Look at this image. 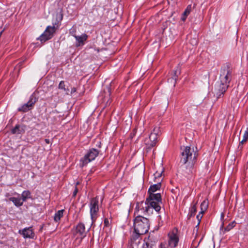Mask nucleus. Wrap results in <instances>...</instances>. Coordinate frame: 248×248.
Listing matches in <instances>:
<instances>
[{
  "mask_svg": "<svg viewBox=\"0 0 248 248\" xmlns=\"http://www.w3.org/2000/svg\"><path fill=\"white\" fill-rule=\"evenodd\" d=\"M197 156V154L193 147L189 146L181 147L180 163L186 174L190 175L195 171L194 165L196 162Z\"/></svg>",
  "mask_w": 248,
  "mask_h": 248,
  "instance_id": "1",
  "label": "nucleus"
},
{
  "mask_svg": "<svg viewBox=\"0 0 248 248\" xmlns=\"http://www.w3.org/2000/svg\"><path fill=\"white\" fill-rule=\"evenodd\" d=\"M134 227L135 232H138L139 234H145L149 230V219L140 215H138L134 220Z\"/></svg>",
  "mask_w": 248,
  "mask_h": 248,
  "instance_id": "2",
  "label": "nucleus"
},
{
  "mask_svg": "<svg viewBox=\"0 0 248 248\" xmlns=\"http://www.w3.org/2000/svg\"><path fill=\"white\" fill-rule=\"evenodd\" d=\"M146 201L152 209V212L154 209L157 212H158L161 209L160 205L162 204V199L160 193H151L149 194L146 198Z\"/></svg>",
  "mask_w": 248,
  "mask_h": 248,
  "instance_id": "3",
  "label": "nucleus"
},
{
  "mask_svg": "<svg viewBox=\"0 0 248 248\" xmlns=\"http://www.w3.org/2000/svg\"><path fill=\"white\" fill-rule=\"evenodd\" d=\"M177 230L173 229L169 233L168 244L162 243L160 245V248H174L176 247L179 242V237L177 234Z\"/></svg>",
  "mask_w": 248,
  "mask_h": 248,
  "instance_id": "4",
  "label": "nucleus"
},
{
  "mask_svg": "<svg viewBox=\"0 0 248 248\" xmlns=\"http://www.w3.org/2000/svg\"><path fill=\"white\" fill-rule=\"evenodd\" d=\"M99 153V151L96 149L92 148L90 149L85 155L80 159V167L83 168L92 161L94 160L98 156Z\"/></svg>",
  "mask_w": 248,
  "mask_h": 248,
  "instance_id": "5",
  "label": "nucleus"
},
{
  "mask_svg": "<svg viewBox=\"0 0 248 248\" xmlns=\"http://www.w3.org/2000/svg\"><path fill=\"white\" fill-rule=\"evenodd\" d=\"M59 26V23H55L53 24V26H47L44 32L37 38V40H40L41 42H45L51 39Z\"/></svg>",
  "mask_w": 248,
  "mask_h": 248,
  "instance_id": "6",
  "label": "nucleus"
},
{
  "mask_svg": "<svg viewBox=\"0 0 248 248\" xmlns=\"http://www.w3.org/2000/svg\"><path fill=\"white\" fill-rule=\"evenodd\" d=\"M232 71L228 64L223 66L220 70L219 80L230 84L232 79Z\"/></svg>",
  "mask_w": 248,
  "mask_h": 248,
  "instance_id": "7",
  "label": "nucleus"
},
{
  "mask_svg": "<svg viewBox=\"0 0 248 248\" xmlns=\"http://www.w3.org/2000/svg\"><path fill=\"white\" fill-rule=\"evenodd\" d=\"M229 84L225 82H223L219 80L217 81L215 86V94L217 98H221L223 96L224 94L227 91Z\"/></svg>",
  "mask_w": 248,
  "mask_h": 248,
  "instance_id": "8",
  "label": "nucleus"
},
{
  "mask_svg": "<svg viewBox=\"0 0 248 248\" xmlns=\"http://www.w3.org/2000/svg\"><path fill=\"white\" fill-rule=\"evenodd\" d=\"M136 211L145 215H150L153 213L151 207H149L146 201L138 202L136 207Z\"/></svg>",
  "mask_w": 248,
  "mask_h": 248,
  "instance_id": "9",
  "label": "nucleus"
},
{
  "mask_svg": "<svg viewBox=\"0 0 248 248\" xmlns=\"http://www.w3.org/2000/svg\"><path fill=\"white\" fill-rule=\"evenodd\" d=\"M73 233L76 237V239L82 240L86 235L84 224L82 223H78L76 228L73 229Z\"/></svg>",
  "mask_w": 248,
  "mask_h": 248,
  "instance_id": "10",
  "label": "nucleus"
},
{
  "mask_svg": "<svg viewBox=\"0 0 248 248\" xmlns=\"http://www.w3.org/2000/svg\"><path fill=\"white\" fill-rule=\"evenodd\" d=\"M90 214L92 219L93 220L97 217L98 212V199L97 197L93 198L91 200L90 203Z\"/></svg>",
  "mask_w": 248,
  "mask_h": 248,
  "instance_id": "11",
  "label": "nucleus"
},
{
  "mask_svg": "<svg viewBox=\"0 0 248 248\" xmlns=\"http://www.w3.org/2000/svg\"><path fill=\"white\" fill-rule=\"evenodd\" d=\"M18 233L22 235L24 238L33 239L35 236L32 227L25 228L22 230H19Z\"/></svg>",
  "mask_w": 248,
  "mask_h": 248,
  "instance_id": "12",
  "label": "nucleus"
},
{
  "mask_svg": "<svg viewBox=\"0 0 248 248\" xmlns=\"http://www.w3.org/2000/svg\"><path fill=\"white\" fill-rule=\"evenodd\" d=\"M157 142V135L155 133H151L148 139L145 140L147 148L151 149L154 147Z\"/></svg>",
  "mask_w": 248,
  "mask_h": 248,
  "instance_id": "13",
  "label": "nucleus"
},
{
  "mask_svg": "<svg viewBox=\"0 0 248 248\" xmlns=\"http://www.w3.org/2000/svg\"><path fill=\"white\" fill-rule=\"evenodd\" d=\"M72 35L75 37L76 40L77 46H83L85 44V42L88 39V36L85 34L83 33L80 36L76 35V34H72Z\"/></svg>",
  "mask_w": 248,
  "mask_h": 248,
  "instance_id": "14",
  "label": "nucleus"
},
{
  "mask_svg": "<svg viewBox=\"0 0 248 248\" xmlns=\"http://www.w3.org/2000/svg\"><path fill=\"white\" fill-rule=\"evenodd\" d=\"M130 237V243L131 245L133 247L134 245L137 246L140 243V236L142 235L141 234L138 233V232H135Z\"/></svg>",
  "mask_w": 248,
  "mask_h": 248,
  "instance_id": "15",
  "label": "nucleus"
},
{
  "mask_svg": "<svg viewBox=\"0 0 248 248\" xmlns=\"http://www.w3.org/2000/svg\"><path fill=\"white\" fill-rule=\"evenodd\" d=\"M164 171V168L162 165L159 166V169L154 173L155 182H159L161 183L162 178V174Z\"/></svg>",
  "mask_w": 248,
  "mask_h": 248,
  "instance_id": "16",
  "label": "nucleus"
},
{
  "mask_svg": "<svg viewBox=\"0 0 248 248\" xmlns=\"http://www.w3.org/2000/svg\"><path fill=\"white\" fill-rule=\"evenodd\" d=\"M156 184L150 186L148 189V193L149 194L154 193L155 192L159 190L161 187V183L159 182H156Z\"/></svg>",
  "mask_w": 248,
  "mask_h": 248,
  "instance_id": "17",
  "label": "nucleus"
},
{
  "mask_svg": "<svg viewBox=\"0 0 248 248\" xmlns=\"http://www.w3.org/2000/svg\"><path fill=\"white\" fill-rule=\"evenodd\" d=\"M144 244L142 248H152L155 244V242L153 241L150 237L145 238L144 240Z\"/></svg>",
  "mask_w": 248,
  "mask_h": 248,
  "instance_id": "18",
  "label": "nucleus"
},
{
  "mask_svg": "<svg viewBox=\"0 0 248 248\" xmlns=\"http://www.w3.org/2000/svg\"><path fill=\"white\" fill-rule=\"evenodd\" d=\"M10 201L12 202L14 205L16 207H20L22 206L23 204V201H22L20 198H16V197H10L9 199Z\"/></svg>",
  "mask_w": 248,
  "mask_h": 248,
  "instance_id": "19",
  "label": "nucleus"
},
{
  "mask_svg": "<svg viewBox=\"0 0 248 248\" xmlns=\"http://www.w3.org/2000/svg\"><path fill=\"white\" fill-rule=\"evenodd\" d=\"M11 132L13 134H22L24 132V129L22 126L19 124H17L11 130Z\"/></svg>",
  "mask_w": 248,
  "mask_h": 248,
  "instance_id": "20",
  "label": "nucleus"
},
{
  "mask_svg": "<svg viewBox=\"0 0 248 248\" xmlns=\"http://www.w3.org/2000/svg\"><path fill=\"white\" fill-rule=\"evenodd\" d=\"M37 100L38 98L36 97L35 94L33 93L30 96L29 100L27 103L32 108Z\"/></svg>",
  "mask_w": 248,
  "mask_h": 248,
  "instance_id": "21",
  "label": "nucleus"
},
{
  "mask_svg": "<svg viewBox=\"0 0 248 248\" xmlns=\"http://www.w3.org/2000/svg\"><path fill=\"white\" fill-rule=\"evenodd\" d=\"M31 193L29 190H24L21 194V200L23 202H26L28 199H31Z\"/></svg>",
  "mask_w": 248,
  "mask_h": 248,
  "instance_id": "22",
  "label": "nucleus"
},
{
  "mask_svg": "<svg viewBox=\"0 0 248 248\" xmlns=\"http://www.w3.org/2000/svg\"><path fill=\"white\" fill-rule=\"evenodd\" d=\"M192 9L191 5H188L184 12L182 16L181 17L182 20L185 21L186 18L187 16L190 14L191 10Z\"/></svg>",
  "mask_w": 248,
  "mask_h": 248,
  "instance_id": "23",
  "label": "nucleus"
},
{
  "mask_svg": "<svg viewBox=\"0 0 248 248\" xmlns=\"http://www.w3.org/2000/svg\"><path fill=\"white\" fill-rule=\"evenodd\" d=\"M63 210H60L57 211L54 215V220L56 222H59L63 215Z\"/></svg>",
  "mask_w": 248,
  "mask_h": 248,
  "instance_id": "24",
  "label": "nucleus"
},
{
  "mask_svg": "<svg viewBox=\"0 0 248 248\" xmlns=\"http://www.w3.org/2000/svg\"><path fill=\"white\" fill-rule=\"evenodd\" d=\"M208 206V202L206 200H204L201 204L200 213L203 214L207 210Z\"/></svg>",
  "mask_w": 248,
  "mask_h": 248,
  "instance_id": "25",
  "label": "nucleus"
},
{
  "mask_svg": "<svg viewBox=\"0 0 248 248\" xmlns=\"http://www.w3.org/2000/svg\"><path fill=\"white\" fill-rule=\"evenodd\" d=\"M180 74V70L179 67H176L173 71V75L172 76V77H171L172 79L174 80V83L176 82V79Z\"/></svg>",
  "mask_w": 248,
  "mask_h": 248,
  "instance_id": "26",
  "label": "nucleus"
},
{
  "mask_svg": "<svg viewBox=\"0 0 248 248\" xmlns=\"http://www.w3.org/2000/svg\"><path fill=\"white\" fill-rule=\"evenodd\" d=\"M196 205H197V202L195 203H194L192 205V206L190 207V208L189 209V214H188V215L190 217H192L195 215V214L197 211Z\"/></svg>",
  "mask_w": 248,
  "mask_h": 248,
  "instance_id": "27",
  "label": "nucleus"
},
{
  "mask_svg": "<svg viewBox=\"0 0 248 248\" xmlns=\"http://www.w3.org/2000/svg\"><path fill=\"white\" fill-rule=\"evenodd\" d=\"M248 140V128L245 131L243 136L242 140L240 142L239 147L241 145H242L244 143H245Z\"/></svg>",
  "mask_w": 248,
  "mask_h": 248,
  "instance_id": "28",
  "label": "nucleus"
},
{
  "mask_svg": "<svg viewBox=\"0 0 248 248\" xmlns=\"http://www.w3.org/2000/svg\"><path fill=\"white\" fill-rule=\"evenodd\" d=\"M31 109V108L28 105V104L26 103L21 107L19 108H18V110L19 111L27 112Z\"/></svg>",
  "mask_w": 248,
  "mask_h": 248,
  "instance_id": "29",
  "label": "nucleus"
},
{
  "mask_svg": "<svg viewBox=\"0 0 248 248\" xmlns=\"http://www.w3.org/2000/svg\"><path fill=\"white\" fill-rule=\"evenodd\" d=\"M235 222L234 221L230 223L227 226L224 228L225 232H228L232 229L235 225Z\"/></svg>",
  "mask_w": 248,
  "mask_h": 248,
  "instance_id": "30",
  "label": "nucleus"
},
{
  "mask_svg": "<svg viewBox=\"0 0 248 248\" xmlns=\"http://www.w3.org/2000/svg\"><path fill=\"white\" fill-rule=\"evenodd\" d=\"M59 88L60 89L63 90L64 91H66V90L65 88V83L64 81H61L59 84Z\"/></svg>",
  "mask_w": 248,
  "mask_h": 248,
  "instance_id": "31",
  "label": "nucleus"
},
{
  "mask_svg": "<svg viewBox=\"0 0 248 248\" xmlns=\"http://www.w3.org/2000/svg\"><path fill=\"white\" fill-rule=\"evenodd\" d=\"M202 217V214L200 213L199 214V215H198L197 216V218L198 220V223L196 226V228H197V230H198V229L199 228V225L200 224V221H201V220Z\"/></svg>",
  "mask_w": 248,
  "mask_h": 248,
  "instance_id": "32",
  "label": "nucleus"
},
{
  "mask_svg": "<svg viewBox=\"0 0 248 248\" xmlns=\"http://www.w3.org/2000/svg\"><path fill=\"white\" fill-rule=\"evenodd\" d=\"M62 17H63V16H62V14L57 16V20H59L58 22H61L62 20Z\"/></svg>",
  "mask_w": 248,
  "mask_h": 248,
  "instance_id": "33",
  "label": "nucleus"
},
{
  "mask_svg": "<svg viewBox=\"0 0 248 248\" xmlns=\"http://www.w3.org/2000/svg\"><path fill=\"white\" fill-rule=\"evenodd\" d=\"M106 90L107 91V93H108V97H109L110 96V87L109 86H107V88H106Z\"/></svg>",
  "mask_w": 248,
  "mask_h": 248,
  "instance_id": "34",
  "label": "nucleus"
},
{
  "mask_svg": "<svg viewBox=\"0 0 248 248\" xmlns=\"http://www.w3.org/2000/svg\"><path fill=\"white\" fill-rule=\"evenodd\" d=\"M104 223L105 226H106V227L108 226L109 223V221H108V219L105 218V220H104Z\"/></svg>",
  "mask_w": 248,
  "mask_h": 248,
  "instance_id": "35",
  "label": "nucleus"
},
{
  "mask_svg": "<svg viewBox=\"0 0 248 248\" xmlns=\"http://www.w3.org/2000/svg\"><path fill=\"white\" fill-rule=\"evenodd\" d=\"M78 188L76 186L75 187V190L73 192V197H75L78 193Z\"/></svg>",
  "mask_w": 248,
  "mask_h": 248,
  "instance_id": "36",
  "label": "nucleus"
},
{
  "mask_svg": "<svg viewBox=\"0 0 248 248\" xmlns=\"http://www.w3.org/2000/svg\"><path fill=\"white\" fill-rule=\"evenodd\" d=\"M76 92V88H73L71 89V93L73 94V93H75Z\"/></svg>",
  "mask_w": 248,
  "mask_h": 248,
  "instance_id": "37",
  "label": "nucleus"
},
{
  "mask_svg": "<svg viewBox=\"0 0 248 248\" xmlns=\"http://www.w3.org/2000/svg\"><path fill=\"white\" fill-rule=\"evenodd\" d=\"M45 141L46 144H49L50 142L49 140L47 139H45Z\"/></svg>",
  "mask_w": 248,
  "mask_h": 248,
  "instance_id": "38",
  "label": "nucleus"
},
{
  "mask_svg": "<svg viewBox=\"0 0 248 248\" xmlns=\"http://www.w3.org/2000/svg\"><path fill=\"white\" fill-rule=\"evenodd\" d=\"M44 227V225H42L40 228L39 231L42 232Z\"/></svg>",
  "mask_w": 248,
  "mask_h": 248,
  "instance_id": "39",
  "label": "nucleus"
},
{
  "mask_svg": "<svg viewBox=\"0 0 248 248\" xmlns=\"http://www.w3.org/2000/svg\"><path fill=\"white\" fill-rule=\"evenodd\" d=\"M223 226H224V224H223V223H222V224H221V226H220V230L223 229Z\"/></svg>",
  "mask_w": 248,
  "mask_h": 248,
  "instance_id": "40",
  "label": "nucleus"
},
{
  "mask_svg": "<svg viewBox=\"0 0 248 248\" xmlns=\"http://www.w3.org/2000/svg\"><path fill=\"white\" fill-rule=\"evenodd\" d=\"M221 218H223L224 217V214L223 213H222L221 215Z\"/></svg>",
  "mask_w": 248,
  "mask_h": 248,
  "instance_id": "41",
  "label": "nucleus"
},
{
  "mask_svg": "<svg viewBox=\"0 0 248 248\" xmlns=\"http://www.w3.org/2000/svg\"><path fill=\"white\" fill-rule=\"evenodd\" d=\"M197 44V41L195 40V45Z\"/></svg>",
  "mask_w": 248,
  "mask_h": 248,
  "instance_id": "42",
  "label": "nucleus"
},
{
  "mask_svg": "<svg viewBox=\"0 0 248 248\" xmlns=\"http://www.w3.org/2000/svg\"><path fill=\"white\" fill-rule=\"evenodd\" d=\"M108 99L107 101V103H108Z\"/></svg>",
  "mask_w": 248,
  "mask_h": 248,
  "instance_id": "43",
  "label": "nucleus"
}]
</instances>
